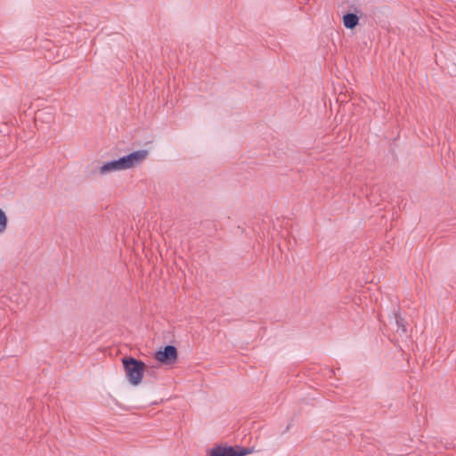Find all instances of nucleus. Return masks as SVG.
<instances>
[{
    "label": "nucleus",
    "mask_w": 456,
    "mask_h": 456,
    "mask_svg": "<svg viewBox=\"0 0 456 456\" xmlns=\"http://www.w3.org/2000/svg\"><path fill=\"white\" fill-rule=\"evenodd\" d=\"M128 382L133 386L141 383L144 373V363L134 357H126L122 360Z\"/></svg>",
    "instance_id": "1"
},
{
    "label": "nucleus",
    "mask_w": 456,
    "mask_h": 456,
    "mask_svg": "<svg viewBox=\"0 0 456 456\" xmlns=\"http://www.w3.org/2000/svg\"><path fill=\"white\" fill-rule=\"evenodd\" d=\"M252 448L231 445H216L210 450V456H246L251 453Z\"/></svg>",
    "instance_id": "2"
},
{
    "label": "nucleus",
    "mask_w": 456,
    "mask_h": 456,
    "mask_svg": "<svg viewBox=\"0 0 456 456\" xmlns=\"http://www.w3.org/2000/svg\"><path fill=\"white\" fill-rule=\"evenodd\" d=\"M178 357L177 348L173 345H167L160 347L155 353V359L163 364H173Z\"/></svg>",
    "instance_id": "3"
},
{
    "label": "nucleus",
    "mask_w": 456,
    "mask_h": 456,
    "mask_svg": "<svg viewBox=\"0 0 456 456\" xmlns=\"http://www.w3.org/2000/svg\"><path fill=\"white\" fill-rule=\"evenodd\" d=\"M147 150H137L131 153L122 156L121 159L125 169L134 167L135 165L142 162L147 156Z\"/></svg>",
    "instance_id": "4"
},
{
    "label": "nucleus",
    "mask_w": 456,
    "mask_h": 456,
    "mask_svg": "<svg viewBox=\"0 0 456 456\" xmlns=\"http://www.w3.org/2000/svg\"><path fill=\"white\" fill-rule=\"evenodd\" d=\"M123 162L121 159V157L118 159H112L110 161H108L104 163L102 166L99 168V173L101 175L109 174L115 171L124 170Z\"/></svg>",
    "instance_id": "5"
},
{
    "label": "nucleus",
    "mask_w": 456,
    "mask_h": 456,
    "mask_svg": "<svg viewBox=\"0 0 456 456\" xmlns=\"http://www.w3.org/2000/svg\"><path fill=\"white\" fill-rule=\"evenodd\" d=\"M343 24L346 28L354 29L359 24V16L354 12L343 15Z\"/></svg>",
    "instance_id": "6"
},
{
    "label": "nucleus",
    "mask_w": 456,
    "mask_h": 456,
    "mask_svg": "<svg viewBox=\"0 0 456 456\" xmlns=\"http://www.w3.org/2000/svg\"><path fill=\"white\" fill-rule=\"evenodd\" d=\"M395 318V323L396 325V332L405 333L406 332V326L404 323L403 318L401 316L399 313L394 314Z\"/></svg>",
    "instance_id": "7"
},
{
    "label": "nucleus",
    "mask_w": 456,
    "mask_h": 456,
    "mask_svg": "<svg viewBox=\"0 0 456 456\" xmlns=\"http://www.w3.org/2000/svg\"><path fill=\"white\" fill-rule=\"evenodd\" d=\"M7 222L8 220L6 214L2 208H0V234L4 232V231L5 230L7 226Z\"/></svg>",
    "instance_id": "8"
}]
</instances>
